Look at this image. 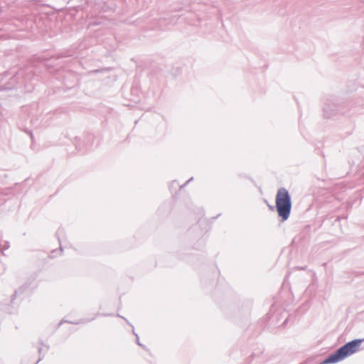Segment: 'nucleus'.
Here are the masks:
<instances>
[{"instance_id": "nucleus-1", "label": "nucleus", "mask_w": 364, "mask_h": 364, "mask_svg": "<svg viewBox=\"0 0 364 364\" xmlns=\"http://www.w3.org/2000/svg\"><path fill=\"white\" fill-rule=\"evenodd\" d=\"M275 203L279 217L282 221L287 220L289 218L292 203L291 196L285 188H280L277 191Z\"/></svg>"}, {"instance_id": "nucleus-2", "label": "nucleus", "mask_w": 364, "mask_h": 364, "mask_svg": "<svg viewBox=\"0 0 364 364\" xmlns=\"http://www.w3.org/2000/svg\"><path fill=\"white\" fill-rule=\"evenodd\" d=\"M337 105L335 104L326 103L323 108V116L325 118L330 119L336 115Z\"/></svg>"}, {"instance_id": "nucleus-3", "label": "nucleus", "mask_w": 364, "mask_h": 364, "mask_svg": "<svg viewBox=\"0 0 364 364\" xmlns=\"http://www.w3.org/2000/svg\"><path fill=\"white\" fill-rule=\"evenodd\" d=\"M133 333H134V334L136 336V343H137L139 346L142 347L144 349H146V346H144V345H142V344L140 343V341H139V336H138V335L134 332V330H133Z\"/></svg>"}, {"instance_id": "nucleus-4", "label": "nucleus", "mask_w": 364, "mask_h": 364, "mask_svg": "<svg viewBox=\"0 0 364 364\" xmlns=\"http://www.w3.org/2000/svg\"><path fill=\"white\" fill-rule=\"evenodd\" d=\"M193 178L191 177L190 179H188L183 185L181 186H180V188H183V187H185L190 181H193Z\"/></svg>"}, {"instance_id": "nucleus-5", "label": "nucleus", "mask_w": 364, "mask_h": 364, "mask_svg": "<svg viewBox=\"0 0 364 364\" xmlns=\"http://www.w3.org/2000/svg\"><path fill=\"white\" fill-rule=\"evenodd\" d=\"M62 233H63V230L61 229L58 230V231L56 232V235L58 237H59V235Z\"/></svg>"}, {"instance_id": "nucleus-6", "label": "nucleus", "mask_w": 364, "mask_h": 364, "mask_svg": "<svg viewBox=\"0 0 364 364\" xmlns=\"http://www.w3.org/2000/svg\"><path fill=\"white\" fill-rule=\"evenodd\" d=\"M43 358V356H41L38 359V360L35 363V364H37L38 362H40Z\"/></svg>"}, {"instance_id": "nucleus-7", "label": "nucleus", "mask_w": 364, "mask_h": 364, "mask_svg": "<svg viewBox=\"0 0 364 364\" xmlns=\"http://www.w3.org/2000/svg\"><path fill=\"white\" fill-rule=\"evenodd\" d=\"M269 208L271 210H273L274 207L272 206V205H269Z\"/></svg>"}, {"instance_id": "nucleus-8", "label": "nucleus", "mask_w": 364, "mask_h": 364, "mask_svg": "<svg viewBox=\"0 0 364 364\" xmlns=\"http://www.w3.org/2000/svg\"><path fill=\"white\" fill-rule=\"evenodd\" d=\"M41 351H42V348H41V347H39V348H38V353H39L40 354H41Z\"/></svg>"}, {"instance_id": "nucleus-9", "label": "nucleus", "mask_w": 364, "mask_h": 364, "mask_svg": "<svg viewBox=\"0 0 364 364\" xmlns=\"http://www.w3.org/2000/svg\"><path fill=\"white\" fill-rule=\"evenodd\" d=\"M46 351H47L48 350V346H46Z\"/></svg>"}, {"instance_id": "nucleus-10", "label": "nucleus", "mask_w": 364, "mask_h": 364, "mask_svg": "<svg viewBox=\"0 0 364 364\" xmlns=\"http://www.w3.org/2000/svg\"><path fill=\"white\" fill-rule=\"evenodd\" d=\"M3 89L0 88V90H2Z\"/></svg>"}]
</instances>
